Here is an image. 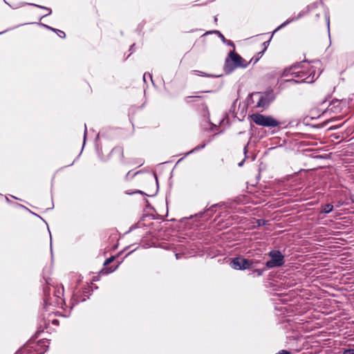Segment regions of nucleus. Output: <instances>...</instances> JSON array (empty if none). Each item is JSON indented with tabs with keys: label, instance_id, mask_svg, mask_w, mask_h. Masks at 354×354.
I'll use <instances>...</instances> for the list:
<instances>
[{
	"label": "nucleus",
	"instance_id": "obj_28",
	"mask_svg": "<svg viewBox=\"0 0 354 354\" xmlns=\"http://www.w3.org/2000/svg\"><path fill=\"white\" fill-rule=\"evenodd\" d=\"M28 348H25L24 350L23 351V353H25V352L28 353Z\"/></svg>",
	"mask_w": 354,
	"mask_h": 354
},
{
	"label": "nucleus",
	"instance_id": "obj_8",
	"mask_svg": "<svg viewBox=\"0 0 354 354\" xmlns=\"http://www.w3.org/2000/svg\"><path fill=\"white\" fill-rule=\"evenodd\" d=\"M266 49H267V46L263 48V50L258 53L256 56H254L253 57H252L250 61L248 63L250 64V63L252 62L253 64H256L259 60V59L262 57V55H263V53L266 50Z\"/></svg>",
	"mask_w": 354,
	"mask_h": 354
},
{
	"label": "nucleus",
	"instance_id": "obj_15",
	"mask_svg": "<svg viewBox=\"0 0 354 354\" xmlns=\"http://www.w3.org/2000/svg\"><path fill=\"white\" fill-rule=\"evenodd\" d=\"M294 21V19H287L286 21H284L283 24H281L276 30L275 31H277V30L286 26V25H288V24H290V22L293 21Z\"/></svg>",
	"mask_w": 354,
	"mask_h": 354
},
{
	"label": "nucleus",
	"instance_id": "obj_29",
	"mask_svg": "<svg viewBox=\"0 0 354 354\" xmlns=\"http://www.w3.org/2000/svg\"><path fill=\"white\" fill-rule=\"evenodd\" d=\"M129 174H130V172H128V173L127 174V175H126V176H125V178H126V179H127V178H128Z\"/></svg>",
	"mask_w": 354,
	"mask_h": 354
},
{
	"label": "nucleus",
	"instance_id": "obj_22",
	"mask_svg": "<svg viewBox=\"0 0 354 354\" xmlns=\"http://www.w3.org/2000/svg\"><path fill=\"white\" fill-rule=\"evenodd\" d=\"M136 193H139V194H144L142 191H140V190H137V191H136L134 192H126V194H129V195H131V194H136Z\"/></svg>",
	"mask_w": 354,
	"mask_h": 354
},
{
	"label": "nucleus",
	"instance_id": "obj_4",
	"mask_svg": "<svg viewBox=\"0 0 354 354\" xmlns=\"http://www.w3.org/2000/svg\"><path fill=\"white\" fill-rule=\"evenodd\" d=\"M251 118L255 124L263 127H275L280 124L279 121L270 115L254 113L251 115Z\"/></svg>",
	"mask_w": 354,
	"mask_h": 354
},
{
	"label": "nucleus",
	"instance_id": "obj_6",
	"mask_svg": "<svg viewBox=\"0 0 354 354\" xmlns=\"http://www.w3.org/2000/svg\"><path fill=\"white\" fill-rule=\"evenodd\" d=\"M254 261L239 257L232 259L230 261V266L235 270H246L254 266ZM258 263V261H255Z\"/></svg>",
	"mask_w": 354,
	"mask_h": 354
},
{
	"label": "nucleus",
	"instance_id": "obj_16",
	"mask_svg": "<svg viewBox=\"0 0 354 354\" xmlns=\"http://www.w3.org/2000/svg\"><path fill=\"white\" fill-rule=\"evenodd\" d=\"M334 104V102H333L332 104H330V105L328 106V107L327 109H326L324 111H322V114H324L325 113H327V112H334L333 111V104Z\"/></svg>",
	"mask_w": 354,
	"mask_h": 354
},
{
	"label": "nucleus",
	"instance_id": "obj_21",
	"mask_svg": "<svg viewBox=\"0 0 354 354\" xmlns=\"http://www.w3.org/2000/svg\"><path fill=\"white\" fill-rule=\"evenodd\" d=\"M193 97H201L200 96H187L185 97L186 102H187V103L190 102V99H192Z\"/></svg>",
	"mask_w": 354,
	"mask_h": 354
},
{
	"label": "nucleus",
	"instance_id": "obj_10",
	"mask_svg": "<svg viewBox=\"0 0 354 354\" xmlns=\"http://www.w3.org/2000/svg\"><path fill=\"white\" fill-rule=\"evenodd\" d=\"M333 209V206L331 204H326L323 206L322 209L321 211L322 213L328 214L332 212Z\"/></svg>",
	"mask_w": 354,
	"mask_h": 354
},
{
	"label": "nucleus",
	"instance_id": "obj_19",
	"mask_svg": "<svg viewBox=\"0 0 354 354\" xmlns=\"http://www.w3.org/2000/svg\"><path fill=\"white\" fill-rule=\"evenodd\" d=\"M147 77L152 80V76L150 73H145L143 75V80L144 82H146V79H147Z\"/></svg>",
	"mask_w": 354,
	"mask_h": 354
},
{
	"label": "nucleus",
	"instance_id": "obj_12",
	"mask_svg": "<svg viewBox=\"0 0 354 354\" xmlns=\"http://www.w3.org/2000/svg\"><path fill=\"white\" fill-rule=\"evenodd\" d=\"M266 269H256L253 270L250 274L253 277L261 276Z\"/></svg>",
	"mask_w": 354,
	"mask_h": 354
},
{
	"label": "nucleus",
	"instance_id": "obj_1",
	"mask_svg": "<svg viewBox=\"0 0 354 354\" xmlns=\"http://www.w3.org/2000/svg\"><path fill=\"white\" fill-rule=\"evenodd\" d=\"M281 76L283 77H288L284 80L286 82L310 84L317 79L319 75L316 74L313 66L306 63L296 64L285 68Z\"/></svg>",
	"mask_w": 354,
	"mask_h": 354
},
{
	"label": "nucleus",
	"instance_id": "obj_23",
	"mask_svg": "<svg viewBox=\"0 0 354 354\" xmlns=\"http://www.w3.org/2000/svg\"><path fill=\"white\" fill-rule=\"evenodd\" d=\"M113 260V257H111V258H109L107 259H106L105 262H104V265H108Z\"/></svg>",
	"mask_w": 354,
	"mask_h": 354
},
{
	"label": "nucleus",
	"instance_id": "obj_31",
	"mask_svg": "<svg viewBox=\"0 0 354 354\" xmlns=\"http://www.w3.org/2000/svg\"><path fill=\"white\" fill-rule=\"evenodd\" d=\"M214 21H217V18L216 17H214Z\"/></svg>",
	"mask_w": 354,
	"mask_h": 354
},
{
	"label": "nucleus",
	"instance_id": "obj_14",
	"mask_svg": "<svg viewBox=\"0 0 354 354\" xmlns=\"http://www.w3.org/2000/svg\"><path fill=\"white\" fill-rule=\"evenodd\" d=\"M30 5L34 6L37 7V8H41V9H44V10H45V11H48V13L46 15H45L44 16L49 15L52 12L51 9L48 8L47 7L41 6L34 4V3H31Z\"/></svg>",
	"mask_w": 354,
	"mask_h": 354
},
{
	"label": "nucleus",
	"instance_id": "obj_3",
	"mask_svg": "<svg viewBox=\"0 0 354 354\" xmlns=\"http://www.w3.org/2000/svg\"><path fill=\"white\" fill-rule=\"evenodd\" d=\"M248 64V62L232 50L230 52L228 58L225 60V71L231 73L236 68H246Z\"/></svg>",
	"mask_w": 354,
	"mask_h": 354
},
{
	"label": "nucleus",
	"instance_id": "obj_5",
	"mask_svg": "<svg viewBox=\"0 0 354 354\" xmlns=\"http://www.w3.org/2000/svg\"><path fill=\"white\" fill-rule=\"evenodd\" d=\"M270 259L266 263L267 269L280 267L284 264V256L279 250H272L268 253Z\"/></svg>",
	"mask_w": 354,
	"mask_h": 354
},
{
	"label": "nucleus",
	"instance_id": "obj_27",
	"mask_svg": "<svg viewBox=\"0 0 354 354\" xmlns=\"http://www.w3.org/2000/svg\"><path fill=\"white\" fill-rule=\"evenodd\" d=\"M327 26L328 28H329V17L327 18Z\"/></svg>",
	"mask_w": 354,
	"mask_h": 354
},
{
	"label": "nucleus",
	"instance_id": "obj_11",
	"mask_svg": "<svg viewBox=\"0 0 354 354\" xmlns=\"http://www.w3.org/2000/svg\"><path fill=\"white\" fill-rule=\"evenodd\" d=\"M45 27H46L47 28L54 31V32H56L58 35L59 37H60L61 38H64L66 37V34L64 31L62 30H58V29H55V28H51L50 26H48L46 25H45Z\"/></svg>",
	"mask_w": 354,
	"mask_h": 354
},
{
	"label": "nucleus",
	"instance_id": "obj_2",
	"mask_svg": "<svg viewBox=\"0 0 354 354\" xmlns=\"http://www.w3.org/2000/svg\"><path fill=\"white\" fill-rule=\"evenodd\" d=\"M64 292V289L62 285L44 288V302L46 305L62 307L65 304Z\"/></svg>",
	"mask_w": 354,
	"mask_h": 354
},
{
	"label": "nucleus",
	"instance_id": "obj_7",
	"mask_svg": "<svg viewBox=\"0 0 354 354\" xmlns=\"http://www.w3.org/2000/svg\"><path fill=\"white\" fill-rule=\"evenodd\" d=\"M255 95L258 96V101L256 106L258 108H266L272 101L273 97L270 93H257Z\"/></svg>",
	"mask_w": 354,
	"mask_h": 354
},
{
	"label": "nucleus",
	"instance_id": "obj_26",
	"mask_svg": "<svg viewBox=\"0 0 354 354\" xmlns=\"http://www.w3.org/2000/svg\"><path fill=\"white\" fill-rule=\"evenodd\" d=\"M86 131H87L86 126L85 125V129H84V138L86 137Z\"/></svg>",
	"mask_w": 354,
	"mask_h": 354
},
{
	"label": "nucleus",
	"instance_id": "obj_20",
	"mask_svg": "<svg viewBox=\"0 0 354 354\" xmlns=\"http://www.w3.org/2000/svg\"><path fill=\"white\" fill-rule=\"evenodd\" d=\"M147 77L152 80V76L150 73H145L143 75V80L144 82H146V79H147Z\"/></svg>",
	"mask_w": 354,
	"mask_h": 354
},
{
	"label": "nucleus",
	"instance_id": "obj_9",
	"mask_svg": "<svg viewBox=\"0 0 354 354\" xmlns=\"http://www.w3.org/2000/svg\"><path fill=\"white\" fill-rule=\"evenodd\" d=\"M214 32L218 34L219 35V37L221 39V40L227 44L228 46H232L234 48H235V46L232 41L231 40H227L225 37L218 31V30H214Z\"/></svg>",
	"mask_w": 354,
	"mask_h": 354
},
{
	"label": "nucleus",
	"instance_id": "obj_25",
	"mask_svg": "<svg viewBox=\"0 0 354 354\" xmlns=\"http://www.w3.org/2000/svg\"><path fill=\"white\" fill-rule=\"evenodd\" d=\"M53 324H55V325H57V324H58V321L57 319H54L53 321Z\"/></svg>",
	"mask_w": 354,
	"mask_h": 354
},
{
	"label": "nucleus",
	"instance_id": "obj_24",
	"mask_svg": "<svg viewBox=\"0 0 354 354\" xmlns=\"http://www.w3.org/2000/svg\"><path fill=\"white\" fill-rule=\"evenodd\" d=\"M269 42H270V40H268V41H265V42H263V45L264 48H265L266 46H267V47H268Z\"/></svg>",
	"mask_w": 354,
	"mask_h": 354
},
{
	"label": "nucleus",
	"instance_id": "obj_13",
	"mask_svg": "<svg viewBox=\"0 0 354 354\" xmlns=\"http://www.w3.org/2000/svg\"><path fill=\"white\" fill-rule=\"evenodd\" d=\"M205 146H206V143L203 142V144L196 146L192 151H190L188 153H187V155H189V154H190V153H193L194 151H198L200 149H202L205 148Z\"/></svg>",
	"mask_w": 354,
	"mask_h": 354
},
{
	"label": "nucleus",
	"instance_id": "obj_17",
	"mask_svg": "<svg viewBox=\"0 0 354 354\" xmlns=\"http://www.w3.org/2000/svg\"><path fill=\"white\" fill-rule=\"evenodd\" d=\"M193 73L196 75H201L203 77H208L209 75L204 72L200 71H194Z\"/></svg>",
	"mask_w": 354,
	"mask_h": 354
},
{
	"label": "nucleus",
	"instance_id": "obj_30",
	"mask_svg": "<svg viewBox=\"0 0 354 354\" xmlns=\"http://www.w3.org/2000/svg\"><path fill=\"white\" fill-rule=\"evenodd\" d=\"M239 166H242V165H243V162H240V163L239 164Z\"/></svg>",
	"mask_w": 354,
	"mask_h": 354
},
{
	"label": "nucleus",
	"instance_id": "obj_18",
	"mask_svg": "<svg viewBox=\"0 0 354 354\" xmlns=\"http://www.w3.org/2000/svg\"><path fill=\"white\" fill-rule=\"evenodd\" d=\"M343 354H354V348H346L343 351Z\"/></svg>",
	"mask_w": 354,
	"mask_h": 354
}]
</instances>
